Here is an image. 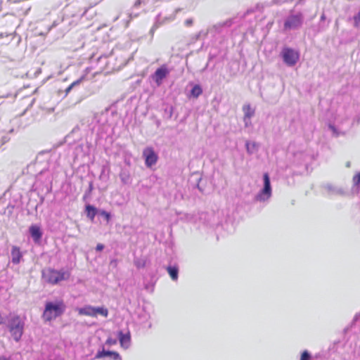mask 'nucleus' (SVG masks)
<instances>
[{"mask_svg": "<svg viewBox=\"0 0 360 360\" xmlns=\"http://www.w3.org/2000/svg\"><path fill=\"white\" fill-rule=\"evenodd\" d=\"M86 216L91 220H93L96 214H98V210L91 205H87L86 206Z\"/></svg>", "mask_w": 360, "mask_h": 360, "instance_id": "obj_18", "label": "nucleus"}, {"mask_svg": "<svg viewBox=\"0 0 360 360\" xmlns=\"http://www.w3.org/2000/svg\"><path fill=\"white\" fill-rule=\"evenodd\" d=\"M323 187L326 191L328 195H342L345 193L342 188L335 187L329 184L324 185Z\"/></svg>", "mask_w": 360, "mask_h": 360, "instance_id": "obj_13", "label": "nucleus"}, {"mask_svg": "<svg viewBox=\"0 0 360 360\" xmlns=\"http://www.w3.org/2000/svg\"><path fill=\"white\" fill-rule=\"evenodd\" d=\"M185 25L188 27L191 26L193 25V20L191 18L186 20Z\"/></svg>", "mask_w": 360, "mask_h": 360, "instance_id": "obj_35", "label": "nucleus"}, {"mask_svg": "<svg viewBox=\"0 0 360 360\" xmlns=\"http://www.w3.org/2000/svg\"><path fill=\"white\" fill-rule=\"evenodd\" d=\"M13 131L14 130L12 129L10 130V132L12 133V132H13Z\"/></svg>", "mask_w": 360, "mask_h": 360, "instance_id": "obj_54", "label": "nucleus"}, {"mask_svg": "<svg viewBox=\"0 0 360 360\" xmlns=\"http://www.w3.org/2000/svg\"><path fill=\"white\" fill-rule=\"evenodd\" d=\"M124 162L126 165H130V160H129V159H128L127 158H124Z\"/></svg>", "mask_w": 360, "mask_h": 360, "instance_id": "obj_41", "label": "nucleus"}, {"mask_svg": "<svg viewBox=\"0 0 360 360\" xmlns=\"http://www.w3.org/2000/svg\"><path fill=\"white\" fill-rule=\"evenodd\" d=\"M143 1L144 0H136L134 4V8L139 7L143 2Z\"/></svg>", "mask_w": 360, "mask_h": 360, "instance_id": "obj_34", "label": "nucleus"}, {"mask_svg": "<svg viewBox=\"0 0 360 360\" xmlns=\"http://www.w3.org/2000/svg\"><path fill=\"white\" fill-rule=\"evenodd\" d=\"M233 21V20L230 18L224 22L217 23L209 27L205 34H211L212 36H214L216 34L221 33L224 28H228L232 25Z\"/></svg>", "mask_w": 360, "mask_h": 360, "instance_id": "obj_8", "label": "nucleus"}, {"mask_svg": "<svg viewBox=\"0 0 360 360\" xmlns=\"http://www.w3.org/2000/svg\"><path fill=\"white\" fill-rule=\"evenodd\" d=\"M252 12H254V9H248L246 13H252Z\"/></svg>", "mask_w": 360, "mask_h": 360, "instance_id": "obj_47", "label": "nucleus"}, {"mask_svg": "<svg viewBox=\"0 0 360 360\" xmlns=\"http://www.w3.org/2000/svg\"><path fill=\"white\" fill-rule=\"evenodd\" d=\"M205 33H206V32H204V31H200V32H199L198 34H196L193 37V40L197 41V40H198L199 39H200L202 36H203V37H206L207 34H205Z\"/></svg>", "mask_w": 360, "mask_h": 360, "instance_id": "obj_32", "label": "nucleus"}, {"mask_svg": "<svg viewBox=\"0 0 360 360\" xmlns=\"http://www.w3.org/2000/svg\"><path fill=\"white\" fill-rule=\"evenodd\" d=\"M359 320H360V314H356L354 316L353 321L355 322V321H357Z\"/></svg>", "mask_w": 360, "mask_h": 360, "instance_id": "obj_39", "label": "nucleus"}, {"mask_svg": "<svg viewBox=\"0 0 360 360\" xmlns=\"http://www.w3.org/2000/svg\"><path fill=\"white\" fill-rule=\"evenodd\" d=\"M174 108L172 105L167 106L165 109V115L167 119H171L173 115Z\"/></svg>", "mask_w": 360, "mask_h": 360, "instance_id": "obj_24", "label": "nucleus"}, {"mask_svg": "<svg viewBox=\"0 0 360 360\" xmlns=\"http://www.w3.org/2000/svg\"><path fill=\"white\" fill-rule=\"evenodd\" d=\"M94 309L95 316H96L98 314H101L105 317H107L108 315V311L106 308L98 307H94Z\"/></svg>", "mask_w": 360, "mask_h": 360, "instance_id": "obj_23", "label": "nucleus"}, {"mask_svg": "<svg viewBox=\"0 0 360 360\" xmlns=\"http://www.w3.org/2000/svg\"><path fill=\"white\" fill-rule=\"evenodd\" d=\"M7 328L13 339L18 342L24 333V321L18 315H11L7 320Z\"/></svg>", "mask_w": 360, "mask_h": 360, "instance_id": "obj_2", "label": "nucleus"}, {"mask_svg": "<svg viewBox=\"0 0 360 360\" xmlns=\"http://www.w3.org/2000/svg\"><path fill=\"white\" fill-rule=\"evenodd\" d=\"M92 190H93V183L91 181V182H89L88 193H90Z\"/></svg>", "mask_w": 360, "mask_h": 360, "instance_id": "obj_37", "label": "nucleus"}, {"mask_svg": "<svg viewBox=\"0 0 360 360\" xmlns=\"http://www.w3.org/2000/svg\"><path fill=\"white\" fill-rule=\"evenodd\" d=\"M207 66H208V63H207V64H206V66H205V68L202 70V71H204V70L207 68Z\"/></svg>", "mask_w": 360, "mask_h": 360, "instance_id": "obj_50", "label": "nucleus"}, {"mask_svg": "<svg viewBox=\"0 0 360 360\" xmlns=\"http://www.w3.org/2000/svg\"><path fill=\"white\" fill-rule=\"evenodd\" d=\"M354 27H360V11L354 16Z\"/></svg>", "mask_w": 360, "mask_h": 360, "instance_id": "obj_28", "label": "nucleus"}, {"mask_svg": "<svg viewBox=\"0 0 360 360\" xmlns=\"http://www.w3.org/2000/svg\"><path fill=\"white\" fill-rule=\"evenodd\" d=\"M245 147H246L247 152L249 154H252L253 153V150H254V148L255 147V143H250L249 142H247L245 143Z\"/></svg>", "mask_w": 360, "mask_h": 360, "instance_id": "obj_27", "label": "nucleus"}, {"mask_svg": "<svg viewBox=\"0 0 360 360\" xmlns=\"http://www.w3.org/2000/svg\"><path fill=\"white\" fill-rule=\"evenodd\" d=\"M84 76H82L79 79H77L76 81L73 82L70 86L72 87V88H75V86H79L82 82L84 80Z\"/></svg>", "mask_w": 360, "mask_h": 360, "instance_id": "obj_30", "label": "nucleus"}, {"mask_svg": "<svg viewBox=\"0 0 360 360\" xmlns=\"http://www.w3.org/2000/svg\"><path fill=\"white\" fill-rule=\"evenodd\" d=\"M243 110L244 112V122L245 126H248V121L255 115V110L251 108L250 105H244Z\"/></svg>", "mask_w": 360, "mask_h": 360, "instance_id": "obj_16", "label": "nucleus"}, {"mask_svg": "<svg viewBox=\"0 0 360 360\" xmlns=\"http://www.w3.org/2000/svg\"><path fill=\"white\" fill-rule=\"evenodd\" d=\"M353 183L354 186H359L360 184V172L353 177Z\"/></svg>", "mask_w": 360, "mask_h": 360, "instance_id": "obj_31", "label": "nucleus"}, {"mask_svg": "<svg viewBox=\"0 0 360 360\" xmlns=\"http://www.w3.org/2000/svg\"><path fill=\"white\" fill-rule=\"evenodd\" d=\"M120 178L123 184H129L131 183L130 172L127 169H122L120 173Z\"/></svg>", "mask_w": 360, "mask_h": 360, "instance_id": "obj_17", "label": "nucleus"}, {"mask_svg": "<svg viewBox=\"0 0 360 360\" xmlns=\"http://www.w3.org/2000/svg\"><path fill=\"white\" fill-rule=\"evenodd\" d=\"M163 22L160 21V15H158L156 17V20L155 24L153 25L150 32L153 34L155 30Z\"/></svg>", "mask_w": 360, "mask_h": 360, "instance_id": "obj_25", "label": "nucleus"}, {"mask_svg": "<svg viewBox=\"0 0 360 360\" xmlns=\"http://www.w3.org/2000/svg\"><path fill=\"white\" fill-rule=\"evenodd\" d=\"M264 187L255 195V200L259 202H264L268 200L271 196V186L270 178L268 173H264L263 175Z\"/></svg>", "mask_w": 360, "mask_h": 360, "instance_id": "obj_4", "label": "nucleus"}, {"mask_svg": "<svg viewBox=\"0 0 360 360\" xmlns=\"http://www.w3.org/2000/svg\"><path fill=\"white\" fill-rule=\"evenodd\" d=\"M274 4H279L280 3V1L279 0H274L273 1Z\"/></svg>", "mask_w": 360, "mask_h": 360, "instance_id": "obj_48", "label": "nucleus"}, {"mask_svg": "<svg viewBox=\"0 0 360 360\" xmlns=\"http://www.w3.org/2000/svg\"><path fill=\"white\" fill-rule=\"evenodd\" d=\"M69 274L63 270L47 268L42 270V278L48 283L55 285L61 281L68 279Z\"/></svg>", "mask_w": 360, "mask_h": 360, "instance_id": "obj_3", "label": "nucleus"}, {"mask_svg": "<svg viewBox=\"0 0 360 360\" xmlns=\"http://www.w3.org/2000/svg\"><path fill=\"white\" fill-rule=\"evenodd\" d=\"M65 309L66 305L62 300L47 302L45 304L42 318L45 321L50 322L63 314Z\"/></svg>", "mask_w": 360, "mask_h": 360, "instance_id": "obj_1", "label": "nucleus"}, {"mask_svg": "<svg viewBox=\"0 0 360 360\" xmlns=\"http://www.w3.org/2000/svg\"><path fill=\"white\" fill-rule=\"evenodd\" d=\"M11 96V94H5V95L0 96V98H8V97H9Z\"/></svg>", "mask_w": 360, "mask_h": 360, "instance_id": "obj_42", "label": "nucleus"}, {"mask_svg": "<svg viewBox=\"0 0 360 360\" xmlns=\"http://www.w3.org/2000/svg\"><path fill=\"white\" fill-rule=\"evenodd\" d=\"M202 93V89L199 84H195L191 90V96L193 98H198Z\"/></svg>", "mask_w": 360, "mask_h": 360, "instance_id": "obj_21", "label": "nucleus"}, {"mask_svg": "<svg viewBox=\"0 0 360 360\" xmlns=\"http://www.w3.org/2000/svg\"><path fill=\"white\" fill-rule=\"evenodd\" d=\"M329 127L331 130H333V131H335V127L331 124L329 125Z\"/></svg>", "mask_w": 360, "mask_h": 360, "instance_id": "obj_45", "label": "nucleus"}, {"mask_svg": "<svg viewBox=\"0 0 360 360\" xmlns=\"http://www.w3.org/2000/svg\"><path fill=\"white\" fill-rule=\"evenodd\" d=\"M105 246L104 245L101 244V243H98L97 244L96 247V251H102L103 249H104Z\"/></svg>", "mask_w": 360, "mask_h": 360, "instance_id": "obj_33", "label": "nucleus"}, {"mask_svg": "<svg viewBox=\"0 0 360 360\" xmlns=\"http://www.w3.org/2000/svg\"><path fill=\"white\" fill-rule=\"evenodd\" d=\"M73 88L70 85L65 91V95H68Z\"/></svg>", "mask_w": 360, "mask_h": 360, "instance_id": "obj_36", "label": "nucleus"}, {"mask_svg": "<svg viewBox=\"0 0 360 360\" xmlns=\"http://www.w3.org/2000/svg\"><path fill=\"white\" fill-rule=\"evenodd\" d=\"M11 261L13 264H18L23 261V255L18 246H12L11 250Z\"/></svg>", "mask_w": 360, "mask_h": 360, "instance_id": "obj_10", "label": "nucleus"}, {"mask_svg": "<svg viewBox=\"0 0 360 360\" xmlns=\"http://www.w3.org/2000/svg\"><path fill=\"white\" fill-rule=\"evenodd\" d=\"M30 233L34 242H38L42 236V233L38 226L32 225L30 227Z\"/></svg>", "mask_w": 360, "mask_h": 360, "instance_id": "obj_15", "label": "nucleus"}, {"mask_svg": "<svg viewBox=\"0 0 360 360\" xmlns=\"http://www.w3.org/2000/svg\"><path fill=\"white\" fill-rule=\"evenodd\" d=\"M94 310H95L94 307L86 306V307L79 309V314L95 316Z\"/></svg>", "mask_w": 360, "mask_h": 360, "instance_id": "obj_20", "label": "nucleus"}, {"mask_svg": "<svg viewBox=\"0 0 360 360\" xmlns=\"http://www.w3.org/2000/svg\"><path fill=\"white\" fill-rule=\"evenodd\" d=\"M311 354L307 350L304 351L301 355L300 360H311Z\"/></svg>", "mask_w": 360, "mask_h": 360, "instance_id": "obj_29", "label": "nucleus"}, {"mask_svg": "<svg viewBox=\"0 0 360 360\" xmlns=\"http://www.w3.org/2000/svg\"><path fill=\"white\" fill-rule=\"evenodd\" d=\"M118 338L120 342V345L122 347L128 348L130 345V333L128 332L127 333H124L122 331H120L118 333Z\"/></svg>", "mask_w": 360, "mask_h": 360, "instance_id": "obj_14", "label": "nucleus"}, {"mask_svg": "<svg viewBox=\"0 0 360 360\" xmlns=\"http://www.w3.org/2000/svg\"><path fill=\"white\" fill-rule=\"evenodd\" d=\"M326 20V15L324 13H322L321 16V21H323Z\"/></svg>", "mask_w": 360, "mask_h": 360, "instance_id": "obj_44", "label": "nucleus"}, {"mask_svg": "<svg viewBox=\"0 0 360 360\" xmlns=\"http://www.w3.org/2000/svg\"><path fill=\"white\" fill-rule=\"evenodd\" d=\"M116 264H117V261H116V260H112V261L110 262V264H115V265H116Z\"/></svg>", "mask_w": 360, "mask_h": 360, "instance_id": "obj_46", "label": "nucleus"}, {"mask_svg": "<svg viewBox=\"0 0 360 360\" xmlns=\"http://www.w3.org/2000/svg\"><path fill=\"white\" fill-rule=\"evenodd\" d=\"M322 30H323V28H321V27H320V29H319V31H321Z\"/></svg>", "mask_w": 360, "mask_h": 360, "instance_id": "obj_53", "label": "nucleus"}, {"mask_svg": "<svg viewBox=\"0 0 360 360\" xmlns=\"http://www.w3.org/2000/svg\"><path fill=\"white\" fill-rule=\"evenodd\" d=\"M304 16L301 13L290 14L284 22L285 30H295L302 25Z\"/></svg>", "mask_w": 360, "mask_h": 360, "instance_id": "obj_6", "label": "nucleus"}, {"mask_svg": "<svg viewBox=\"0 0 360 360\" xmlns=\"http://www.w3.org/2000/svg\"><path fill=\"white\" fill-rule=\"evenodd\" d=\"M105 356H110L113 360H122V358L119 353L113 351H107L103 347L101 351H98L96 356L95 359H102Z\"/></svg>", "mask_w": 360, "mask_h": 360, "instance_id": "obj_12", "label": "nucleus"}, {"mask_svg": "<svg viewBox=\"0 0 360 360\" xmlns=\"http://www.w3.org/2000/svg\"><path fill=\"white\" fill-rule=\"evenodd\" d=\"M5 322L4 318L2 316L1 314L0 313V324L4 323Z\"/></svg>", "mask_w": 360, "mask_h": 360, "instance_id": "obj_40", "label": "nucleus"}, {"mask_svg": "<svg viewBox=\"0 0 360 360\" xmlns=\"http://www.w3.org/2000/svg\"><path fill=\"white\" fill-rule=\"evenodd\" d=\"M169 74V70L165 65H162L158 68L155 72L150 75V78L155 82L157 86L162 85L163 79Z\"/></svg>", "mask_w": 360, "mask_h": 360, "instance_id": "obj_7", "label": "nucleus"}, {"mask_svg": "<svg viewBox=\"0 0 360 360\" xmlns=\"http://www.w3.org/2000/svg\"><path fill=\"white\" fill-rule=\"evenodd\" d=\"M130 19H131L134 17H136L138 15L136 13H133L132 12L128 13Z\"/></svg>", "mask_w": 360, "mask_h": 360, "instance_id": "obj_38", "label": "nucleus"}, {"mask_svg": "<svg viewBox=\"0 0 360 360\" xmlns=\"http://www.w3.org/2000/svg\"><path fill=\"white\" fill-rule=\"evenodd\" d=\"M143 156L145 158V163L147 167L155 165L158 161V155L151 147H148L143 150Z\"/></svg>", "mask_w": 360, "mask_h": 360, "instance_id": "obj_9", "label": "nucleus"}, {"mask_svg": "<svg viewBox=\"0 0 360 360\" xmlns=\"http://www.w3.org/2000/svg\"><path fill=\"white\" fill-rule=\"evenodd\" d=\"M281 56L283 62L290 67L294 66L300 58L299 53L289 47H284L281 52Z\"/></svg>", "mask_w": 360, "mask_h": 360, "instance_id": "obj_5", "label": "nucleus"}, {"mask_svg": "<svg viewBox=\"0 0 360 360\" xmlns=\"http://www.w3.org/2000/svg\"><path fill=\"white\" fill-rule=\"evenodd\" d=\"M207 216V213H201L200 214L184 213L180 217V219L186 222L196 223L198 219H205Z\"/></svg>", "mask_w": 360, "mask_h": 360, "instance_id": "obj_11", "label": "nucleus"}, {"mask_svg": "<svg viewBox=\"0 0 360 360\" xmlns=\"http://www.w3.org/2000/svg\"><path fill=\"white\" fill-rule=\"evenodd\" d=\"M98 215L103 217L105 220L108 222L111 218V215L110 212H106L103 210H98Z\"/></svg>", "mask_w": 360, "mask_h": 360, "instance_id": "obj_26", "label": "nucleus"}, {"mask_svg": "<svg viewBox=\"0 0 360 360\" xmlns=\"http://www.w3.org/2000/svg\"><path fill=\"white\" fill-rule=\"evenodd\" d=\"M350 166V163L349 162H347V167H349Z\"/></svg>", "mask_w": 360, "mask_h": 360, "instance_id": "obj_52", "label": "nucleus"}, {"mask_svg": "<svg viewBox=\"0 0 360 360\" xmlns=\"http://www.w3.org/2000/svg\"><path fill=\"white\" fill-rule=\"evenodd\" d=\"M303 1H304V0H299L298 3H299V4H301V3H302Z\"/></svg>", "mask_w": 360, "mask_h": 360, "instance_id": "obj_49", "label": "nucleus"}, {"mask_svg": "<svg viewBox=\"0 0 360 360\" xmlns=\"http://www.w3.org/2000/svg\"><path fill=\"white\" fill-rule=\"evenodd\" d=\"M167 271L173 281H176L179 276V268L177 266H169Z\"/></svg>", "mask_w": 360, "mask_h": 360, "instance_id": "obj_19", "label": "nucleus"}, {"mask_svg": "<svg viewBox=\"0 0 360 360\" xmlns=\"http://www.w3.org/2000/svg\"><path fill=\"white\" fill-rule=\"evenodd\" d=\"M0 360H12L11 358H7L6 356H0Z\"/></svg>", "mask_w": 360, "mask_h": 360, "instance_id": "obj_43", "label": "nucleus"}, {"mask_svg": "<svg viewBox=\"0 0 360 360\" xmlns=\"http://www.w3.org/2000/svg\"><path fill=\"white\" fill-rule=\"evenodd\" d=\"M134 264L136 268L141 269L146 266V261L143 257H135L134 259Z\"/></svg>", "mask_w": 360, "mask_h": 360, "instance_id": "obj_22", "label": "nucleus"}, {"mask_svg": "<svg viewBox=\"0 0 360 360\" xmlns=\"http://www.w3.org/2000/svg\"><path fill=\"white\" fill-rule=\"evenodd\" d=\"M107 342V343H110V342H111L110 339H108V340H107V342Z\"/></svg>", "mask_w": 360, "mask_h": 360, "instance_id": "obj_51", "label": "nucleus"}]
</instances>
